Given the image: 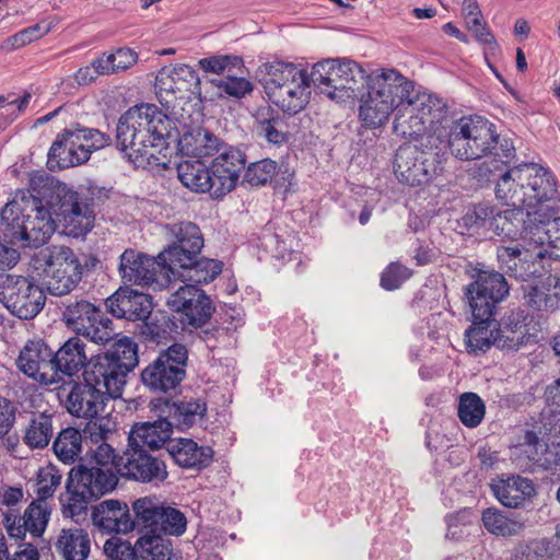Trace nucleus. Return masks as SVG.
Segmentation results:
<instances>
[{"label":"nucleus","mask_w":560,"mask_h":560,"mask_svg":"<svg viewBox=\"0 0 560 560\" xmlns=\"http://www.w3.org/2000/svg\"><path fill=\"white\" fill-rule=\"evenodd\" d=\"M30 196L22 192L9 201L1 211L0 268L13 267L19 252L13 248L39 247L55 232V219L66 232L80 237L94 226V198L88 192L74 190L46 173H35L28 182Z\"/></svg>","instance_id":"f257e3e1"},{"label":"nucleus","mask_w":560,"mask_h":560,"mask_svg":"<svg viewBox=\"0 0 560 560\" xmlns=\"http://www.w3.org/2000/svg\"><path fill=\"white\" fill-rule=\"evenodd\" d=\"M166 116L152 104L129 108L118 120L116 128L117 148L137 167L159 163L156 153L165 144L167 133Z\"/></svg>","instance_id":"f03ea898"},{"label":"nucleus","mask_w":560,"mask_h":560,"mask_svg":"<svg viewBox=\"0 0 560 560\" xmlns=\"http://www.w3.org/2000/svg\"><path fill=\"white\" fill-rule=\"evenodd\" d=\"M364 84L368 91L360 97L359 118L369 129L383 126L413 88V82L395 69L366 74Z\"/></svg>","instance_id":"7ed1b4c3"},{"label":"nucleus","mask_w":560,"mask_h":560,"mask_svg":"<svg viewBox=\"0 0 560 560\" xmlns=\"http://www.w3.org/2000/svg\"><path fill=\"white\" fill-rule=\"evenodd\" d=\"M138 346L128 337L115 341L104 353L90 359L83 372L84 381L109 399L120 397L128 374L138 365Z\"/></svg>","instance_id":"20e7f679"},{"label":"nucleus","mask_w":560,"mask_h":560,"mask_svg":"<svg viewBox=\"0 0 560 560\" xmlns=\"http://www.w3.org/2000/svg\"><path fill=\"white\" fill-rule=\"evenodd\" d=\"M118 478L108 468L78 465L67 478L66 493L60 495L62 513L67 517H75L88 510L92 500L115 489Z\"/></svg>","instance_id":"39448f33"},{"label":"nucleus","mask_w":560,"mask_h":560,"mask_svg":"<svg viewBox=\"0 0 560 560\" xmlns=\"http://www.w3.org/2000/svg\"><path fill=\"white\" fill-rule=\"evenodd\" d=\"M443 151L450 150L460 161H472L487 156L498 142L493 124L481 117H462L451 121L445 129Z\"/></svg>","instance_id":"423d86ee"},{"label":"nucleus","mask_w":560,"mask_h":560,"mask_svg":"<svg viewBox=\"0 0 560 560\" xmlns=\"http://www.w3.org/2000/svg\"><path fill=\"white\" fill-rule=\"evenodd\" d=\"M365 78L366 73L359 63L338 58L315 63L310 73L314 88L336 102L357 97Z\"/></svg>","instance_id":"0eeeda50"},{"label":"nucleus","mask_w":560,"mask_h":560,"mask_svg":"<svg viewBox=\"0 0 560 560\" xmlns=\"http://www.w3.org/2000/svg\"><path fill=\"white\" fill-rule=\"evenodd\" d=\"M442 143L432 145L428 139L421 142L422 149L406 144L396 151L393 167L397 179L408 186H421L429 184L440 176L444 170L446 152L441 148Z\"/></svg>","instance_id":"6e6552de"},{"label":"nucleus","mask_w":560,"mask_h":560,"mask_svg":"<svg viewBox=\"0 0 560 560\" xmlns=\"http://www.w3.org/2000/svg\"><path fill=\"white\" fill-rule=\"evenodd\" d=\"M110 137L94 128L72 125L59 133L48 152V163L55 167L68 168L85 163L93 151L110 144Z\"/></svg>","instance_id":"1a4fd4ad"},{"label":"nucleus","mask_w":560,"mask_h":560,"mask_svg":"<svg viewBox=\"0 0 560 560\" xmlns=\"http://www.w3.org/2000/svg\"><path fill=\"white\" fill-rule=\"evenodd\" d=\"M62 304L61 319L77 335L98 345L107 343L117 335L113 320L101 306L83 298H71Z\"/></svg>","instance_id":"9d476101"},{"label":"nucleus","mask_w":560,"mask_h":560,"mask_svg":"<svg viewBox=\"0 0 560 560\" xmlns=\"http://www.w3.org/2000/svg\"><path fill=\"white\" fill-rule=\"evenodd\" d=\"M40 266L48 292L56 296L69 294L82 280L83 268L68 246H51L40 253Z\"/></svg>","instance_id":"9b49d317"},{"label":"nucleus","mask_w":560,"mask_h":560,"mask_svg":"<svg viewBox=\"0 0 560 560\" xmlns=\"http://www.w3.org/2000/svg\"><path fill=\"white\" fill-rule=\"evenodd\" d=\"M548 249L535 243V240H526L525 232L522 241L515 246H499L497 257L500 268L510 277L521 280L539 278L549 267Z\"/></svg>","instance_id":"f8f14e48"},{"label":"nucleus","mask_w":560,"mask_h":560,"mask_svg":"<svg viewBox=\"0 0 560 560\" xmlns=\"http://www.w3.org/2000/svg\"><path fill=\"white\" fill-rule=\"evenodd\" d=\"M188 350L183 343H173L160 352L143 371V385L154 393L175 390L186 377Z\"/></svg>","instance_id":"ddd939ff"},{"label":"nucleus","mask_w":560,"mask_h":560,"mask_svg":"<svg viewBox=\"0 0 560 560\" xmlns=\"http://www.w3.org/2000/svg\"><path fill=\"white\" fill-rule=\"evenodd\" d=\"M0 302L12 315L33 319L45 306L46 296L33 279L0 272Z\"/></svg>","instance_id":"4468645a"},{"label":"nucleus","mask_w":560,"mask_h":560,"mask_svg":"<svg viewBox=\"0 0 560 560\" xmlns=\"http://www.w3.org/2000/svg\"><path fill=\"white\" fill-rule=\"evenodd\" d=\"M133 512L139 528L150 533L182 536L187 518L178 509L160 502L156 498L144 497L133 502Z\"/></svg>","instance_id":"2eb2a0df"},{"label":"nucleus","mask_w":560,"mask_h":560,"mask_svg":"<svg viewBox=\"0 0 560 560\" xmlns=\"http://www.w3.org/2000/svg\"><path fill=\"white\" fill-rule=\"evenodd\" d=\"M155 90L162 105L170 107L176 100L202 97L201 81L197 71L184 63L172 69L163 68L155 78Z\"/></svg>","instance_id":"dca6fc26"},{"label":"nucleus","mask_w":560,"mask_h":560,"mask_svg":"<svg viewBox=\"0 0 560 560\" xmlns=\"http://www.w3.org/2000/svg\"><path fill=\"white\" fill-rule=\"evenodd\" d=\"M168 246L159 254L158 258L167 265L183 266L199 256L203 247V236L199 226L189 221H182L165 225Z\"/></svg>","instance_id":"f3484780"},{"label":"nucleus","mask_w":560,"mask_h":560,"mask_svg":"<svg viewBox=\"0 0 560 560\" xmlns=\"http://www.w3.org/2000/svg\"><path fill=\"white\" fill-rule=\"evenodd\" d=\"M508 293L509 285L504 276L494 270H479L465 292L475 318L492 316L497 304Z\"/></svg>","instance_id":"a211bd4d"},{"label":"nucleus","mask_w":560,"mask_h":560,"mask_svg":"<svg viewBox=\"0 0 560 560\" xmlns=\"http://www.w3.org/2000/svg\"><path fill=\"white\" fill-rule=\"evenodd\" d=\"M165 285L172 290L166 298V305L173 312L182 314L184 324L201 327L211 318L214 306L203 290L191 283L180 284L177 288L172 282Z\"/></svg>","instance_id":"6ab92c4d"},{"label":"nucleus","mask_w":560,"mask_h":560,"mask_svg":"<svg viewBox=\"0 0 560 560\" xmlns=\"http://www.w3.org/2000/svg\"><path fill=\"white\" fill-rule=\"evenodd\" d=\"M167 265L158 257L152 258L135 249H126L120 255L119 273L125 283L151 287L164 285Z\"/></svg>","instance_id":"aec40b11"},{"label":"nucleus","mask_w":560,"mask_h":560,"mask_svg":"<svg viewBox=\"0 0 560 560\" xmlns=\"http://www.w3.org/2000/svg\"><path fill=\"white\" fill-rule=\"evenodd\" d=\"M116 471L124 478L143 483H159L167 478L166 465L145 450L129 447L118 457Z\"/></svg>","instance_id":"412c9836"},{"label":"nucleus","mask_w":560,"mask_h":560,"mask_svg":"<svg viewBox=\"0 0 560 560\" xmlns=\"http://www.w3.org/2000/svg\"><path fill=\"white\" fill-rule=\"evenodd\" d=\"M408 100L412 110H416L419 116H424L423 120L429 126V135L425 137L429 145L444 143L445 129L452 121L446 103L431 93L415 91V86L410 90Z\"/></svg>","instance_id":"4be33fe9"},{"label":"nucleus","mask_w":560,"mask_h":560,"mask_svg":"<svg viewBox=\"0 0 560 560\" xmlns=\"http://www.w3.org/2000/svg\"><path fill=\"white\" fill-rule=\"evenodd\" d=\"M18 369L45 385L57 384L54 350L42 339L28 340L16 359Z\"/></svg>","instance_id":"5701e85b"},{"label":"nucleus","mask_w":560,"mask_h":560,"mask_svg":"<svg viewBox=\"0 0 560 560\" xmlns=\"http://www.w3.org/2000/svg\"><path fill=\"white\" fill-rule=\"evenodd\" d=\"M523 172L524 194H526L525 207L530 211L542 209V213H548L553 207L544 206V202L555 201L558 196L553 175L548 170L534 163H524Z\"/></svg>","instance_id":"b1692460"},{"label":"nucleus","mask_w":560,"mask_h":560,"mask_svg":"<svg viewBox=\"0 0 560 560\" xmlns=\"http://www.w3.org/2000/svg\"><path fill=\"white\" fill-rule=\"evenodd\" d=\"M245 154L234 147L224 145L209 163L215 185V198L225 196L233 190L245 165Z\"/></svg>","instance_id":"393cba45"},{"label":"nucleus","mask_w":560,"mask_h":560,"mask_svg":"<svg viewBox=\"0 0 560 560\" xmlns=\"http://www.w3.org/2000/svg\"><path fill=\"white\" fill-rule=\"evenodd\" d=\"M555 213H542L539 209L525 228L526 240H535L539 246L548 249V261H560V217H553Z\"/></svg>","instance_id":"a878e982"},{"label":"nucleus","mask_w":560,"mask_h":560,"mask_svg":"<svg viewBox=\"0 0 560 560\" xmlns=\"http://www.w3.org/2000/svg\"><path fill=\"white\" fill-rule=\"evenodd\" d=\"M49 515L47 503L34 500L22 516L9 511L4 516V526L9 536L15 539L24 538L27 532L39 537L46 529Z\"/></svg>","instance_id":"bb28decb"},{"label":"nucleus","mask_w":560,"mask_h":560,"mask_svg":"<svg viewBox=\"0 0 560 560\" xmlns=\"http://www.w3.org/2000/svg\"><path fill=\"white\" fill-rule=\"evenodd\" d=\"M103 392L85 381L75 383L65 402L68 412L78 418H93L104 413L109 398Z\"/></svg>","instance_id":"cd10ccee"},{"label":"nucleus","mask_w":560,"mask_h":560,"mask_svg":"<svg viewBox=\"0 0 560 560\" xmlns=\"http://www.w3.org/2000/svg\"><path fill=\"white\" fill-rule=\"evenodd\" d=\"M491 490L502 505L511 509L522 508L536 495L534 482L520 475L498 477L492 480Z\"/></svg>","instance_id":"c85d7f7f"},{"label":"nucleus","mask_w":560,"mask_h":560,"mask_svg":"<svg viewBox=\"0 0 560 560\" xmlns=\"http://www.w3.org/2000/svg\"><path fill=\"white\" fill-rule=\"evenodd\" d=\"M106 306L115 317L132 322L144 319L151 313L149 296L128 287L119 288L109 296Z\"/></svg>","instance_id":"c756f323"},{"label":"nucleus","mask_w":560,"mask_h":560,"mask_svg":"<svg viewBox=\"0 0 560 560\" xmlns=\"http://www.w3.org/2000/svg\"><path fill=\"white\" fill-rule=\"evenodd\" d=\"M183 266H174V269H167L163 281L168 285L171 284L172 275L175 279L182 281L184 285L191 283L199 288L201 284H207L213 281L221 272L223 264L217 259L198 258L191 259Z\"/></svg>","instance_id":"7c9ffc66"},{"label":"nucleus","mask_w":560,"mask_h":560,"mask_svg":"<svg viewBox=\"0 0 560 560\" xmlns=\"http://www.w3.org/2000/svg\"><path fill=\"white\" fill-rule=\"evenodd\" d=\"M94 525L108 533H128L138 527L132 520L128 505L117 500H106L94 506L92 512Z\"/></svg>","instance_id":"2f4dec72"},{"label":"nucleus","mask_w":560,"mask_h":560,"mask_svg":"<svg viewBox=\"0 0 560 560\" xmlns=\"http://www.w3.org/2000/svg\"><path fill=\"white\" fill-rule=\"evenodd\" d=\"M209 163L202 160H183L177 165L180 183L189 190L198 194L209 192L215 198L217 185Z\"/></svg>","instance_id":"473e14b6"},{"label":"nucleus","mask_w":560,"mask_h":560,"mask_svg":"<svg viewBox=\"0 0 560 560\" xmlns=\"http://www.w3.org/2000/svg\"><path fill=\"white\" fill-rule=\"evenodd\" d=\"M172 423L165 417L153 422L136 423L129 432L128 446L158 450L171 438Z\"/></svg>","instance_id":"72a5a7b5"},{"label":"nucleus","mask_w":560,"mask_h":560,"mask_svg":"<svg viewBox=\"0 0 560 560\" xmlns=\"http://www.w3.org/2000/svg\"><path fill=\"white\" fill-rule=\"evenodd\" d=\"M88 363L85 343L78 337L69 338L56 352L54 351L57 383L62 381L65 375H77Z\"/></svg>","instance_id":"f704fd0d"},{"label":"nucleus","mask_w":560,"mask_h":560,"mask_svg":"<svg viewBox=\"0 0 560 560\" xmlns=\"http://www.w3.org/2000/svg\"><path fill=\"white\" fill-rule=\"evenodd\" d=\"M311 79L305 73L300 79L282 85L276 93L273 92L269 98L271 102L288 114H296L301 112L310 102L311 97Z\"/></svg>","instance_id":"c9c22d12"},{"label":"nucleus","mask_w":560,"mask_h":560,"mask_svg":"<svg viewBox=\"0 0 560 560\" xmlns=\"http://www.w3.org/2000/svg\"><path fill=\"white\" fill-rule=\"evenodd\" d=\"M260 82L268 96L276 93L282 85L291 83L307 73L305 69L293 62H287L279 59L264 62L257 71Z\"/></svg>","instance_id":"e433bc0d"},{"label":"nucleus","mask_w":560,"mask_h":560,"mask_svg":"<svg viewBox=\"0 0 560 560\" xmlns=\"http://www.w3.org/2000/svg\"><path fill=\"white\" fill-rule=\"evenodd\" d=\"M54 547L62 560H86L91 552V538L84 528H61L56 536Z\"/></svg>","instance_id":"4c0bfd02"},{"label":"nucleus","mask_w":560,"mask_h":560,"mask_svg":"<svg viewBox=\"0 0 560 560\" xmlns=\"http://www.w3.org/2000/svg\"><path fill=\"white\" fill-rule=\"evenodd\" d=\"M224 145L214 135L203 129L186 133L179 141L185 160H202L206 163H210Z\"/></svg>","instance_id":"58836bf2"},{"label":"nucleus","mask_w":560,"mask_h":560,"mask_svg":"<svg viewBox=\"0 0 560 560\" xmlns=\"http://www.w3.org/2000/svg\"><path fill=\"white\" fill-rule=\"evenodd\" d=\"M168 453L178 466L197 470L208 467L213 458V450L210 446H199L191 439L172 442Z\"/></svg>","instance_id":"ea45409f"},{"label":"nucleus","mask_w":560,"mask_h":560,"mask_svg":"<svg viewBox=\"0 0 560 560\" xmlns=\"http://www.w3.org/2000/svg\"><path fill=\"white\" fill-rule=\"evenodd\" d=\"M52 435L54 413L48 410L31 412L23 429V443L31 450H44L49 445Z\"/></svg>","instance_id":"a19ab883"},{"label":"nucleus","mask_w":560,"mask_h":560,"mask_svg":"<svg viewBox=\"0 0 560 560\" xmlns=\"http://www.w3.org/2000/svg\"><path fill=\"white\" fill-rule=\"evenodd\" d=\"M524 317L521 313H512L502 325L497 324L495 347L504 351H517L530 339Z\"/></svg>","instance_id":"79ce46f5"},{"label":"nucleus","mask_w":560,"mask_h":560,"mask_svg":"<svg viewBox=\"0 0 560 560\" xmlns=\"http://www.w3.org/2000/svg\"><path fill=\"white\" fill-rule=\"evenodd\" d=\"M537 211H530L529 209L525 211L524 206L512 207L504 211H494L493 218L490 221V230L499 236L512 238L522 226V235L529 221V217L533 218Z\"/></svg>","instance_id":"37998d69"},{"label":"nucleus","mask_w":560,"mask_h":560,"mask_svg":"<svg viewBox=\"0 0 560 560\" xmlns=\"http://www.w3.org/2000/svg\"><path fill=\"white\" fill-rule=\"evenodd\" d=\"M408 97H404L396 108V115L393 124L394 132L402 138H418L422 136V141L429 135V126L423 120L424 116H419L412 110Z\"/></svg>","instance_id":"c03bdc74"},{"label":"nucleus","mask_w":560,"mask_h":560,"mask_svg":"<svg viewBox=\"0 0 560 560\" xmlns=\"http://www.w3.org/2000/svg\"><path fill=\"white\" fill-rule=\"evenodd\" d=\"M523 164L517 165L504 172L495 186V196L508 206L518 207L526 202V194H524Z\"/></svg>","instance_id":"a18cd8bd"},{"label":"nucleus","mask_w":560,"mask_h":560,"mask_svg":"<svg viewBox=\"0 0 560 560\" xmlns=\"http://www.w3.org/2000/svg\"><path fill=\"white\" fill-rule=\"evenodd\" d=\"M491 317H472V325L465 331V343L469 353L478 355L488 351L491 346H495L497 323Z\"/></svg>","instance_id":"49530a36"},{"label":"nucleus","mask_w":560,"mask_h":560,"mask_svg":"<svg viewBox=\"0 0 560 560\" xmlns=\"http://www.w3.org/2000/svg\"><path fill=\"white\" fill-rule=\"evenodd\" d=\"M139 530L141 535L136 541V549L140 560H178L168 538L148 529Z\"/></svg>","instance_id":"de8ad7c7"},{"label":"nucleus","mask_w":560,"mask_h":560,"mask_svg":"<svg viewBox=\"0 0 560 560\" xmlns=\"http://www.w3.org/2000/svg\"><path fill=\"white\" fill-rule=\"evenodd\" d=\"M481 521L489 533L502 537L518 535L525 528V522L520 515L497 508L486 509Z\"/></svg>","instance_id":"09e8293b"},{"label":"nucleus","mask_w":560,"mask_h":560,"mask_svg":"<svg viewBox=\"0 0 560 560\" xmlns=\"http://www.w3.org/2000/svg\"><path fill=\"white\" fill-rule=\"evenodd\" d=\"M166 413L165 418L170 420L173 427H177L182 430L192 427L197 420H201L206 415V404L197 400L170 402L164 401Z\"/></svg>","instance_id":"8fccbe9b"},{"label":"nucleus","mask_w":560,"mask_h":560,"mask_svg":"<svg viewBox=\"0 0 560 560\" xmlns=\"http://www.w3.org/2000/svg\"><path fill=\"white\" fill-rule=\"evenodd\" d=\"M52 450L62 463H74L82 452L81 432L72 427L61 430L52 443Z\"/></svg>","instance_id":"3c124183"},{"label":"nucleus","mask_w":560,"mask_h":560,"mask_svg":"<svg viewBox=\"0 0 560 560\" xmlns=\"http://www.w3.org/2000/svg\"><path fill=\"white\" fill-rule=\"evenodd\" d=\"M58 24V19H54L50 21H40L34 25L25 27L20 32L13 34L8 37L3 44L2 49L8 51H12L19 49L21 47L26 46L37 39H40L48 33H50Z\"/></svg>","instance_id":"603ef678"},{"label":"nucleus","mask_w":560,"mask_h":560,"mask_svg":"<svg viewBox=\"0 0 560 560\" xmlns=\"http://www.w3.org/2000/svg\"><path fill=\"white\" fill-rule=\"evenodd\" d=\"M486 405L475 393H464L459 396L457 415L460 422L467 428H476L483 420Z\"/></svg>","instance_id":"864d4df0"},{"label":"nucleus","mask_w":560,"mask_h":560,"mask_svg":"<svg viewBox=\"0 0 560 560\" xmlns=\"http://www.w3.org/2000/svg\"><path fill=\"white\" fill-rule=\"evenodd\" d=\"M555 548L545 539H532L518 544L512 555V560H552Z\"/></svg>","instance_id":"5fc2aeb1"},{"label":"nucleus","mask_w":560,"mask_h":560,"mask_svg":"<svg viewBox=\"0 0 560 560\" xmlns=\"http://www.w3.org/2000/svg\"><path fill=\"white\" fill-rule=\"evenodd\" d=\"M258 135L267 142L282 145L289 140L288 125L280 115H271L258 120Z\"/></svg>","instance_id":"6e6d98bb"},{"label":"nucleus","mask_w":560,"mask_h":560,"mask_svg":"<svg viewBox=\"0 0 560 560\" xmlns=\"http://www.w3.org/2000/svg\"><path fill=\"white\" fill-rule=\"evenodd\" d=\"M209 82L218 88L220 92L237 100L249 95L254 91V85L249 80L237 77L233 71L221 79H211Z\"/></svg>","instance_id":"4d7b16f0"},{"label":"nucleus","mask_w":560,"mask_h":560,"mask_svg":"<svg viewBox=\"0 0 560 560\" xmlns=\"http://www.w3.org/2000/svg\"><path fill=\"white\" fill-rule=\"evenodd\" d=\"M281 172V166L270 159L252 163L244 174V182L250 186H265Z\"/></svg>","instance_id":"13d9d810"},{"label":"nucleus","mask_w":560,"mask_h":560,"mask_svg":"<svg viewBox=\"0 0 560 560\" xmlns=\"http://www.w3.org/2000/svg\"><path fill=\"white\" fill-rule=\"evenodd\" d=\"M62 475L54 465L42 467L37 472L36 500L46 502L51 498L60 486Z\"/></svg>","instance_id":"bf43d9fd"},{"label":"nucleus","mask_w":560,"mask_h":560,"mask_svg":"<svg viewBox=\"0 0 560 560\" xmlns=\"http://www.w3.org/2000/svg\"><path fill=\"white\" fill-rule=\"evenodd\" d=\"M525 303L539 312H550L559 307V298L557 294H550L545 289L528 285L524 294Z\"/></svg>","instance_id":"052dcab7"},{"label":"nucleus","mask_w":560,"mask_h":560,"mask_svg":"<svg viewBox=\"0 0 560 560\" xmlns=\"http://www.w3.org/2000/svg\"><path fill=\"white\" fill-rule=\"evenodd\" d=\"M494 214V208L489 203H478L469 208L463 217V222L469 230H490V221Z\"/></svg>","instance_id":"680f3d73"},{"label":"nucleus","mask_w":560,"mask_h":560,"mask_svg":"<svg viewBox=\"0 0 560 560\" xmlns=\"http://www.w3.org/2000/svg\"><path fill=\"white\" fill-rule=\"evenodd\" d=\"M199 67L206 71L215 74H228L236 67L243 65V60L236 56L218 55L208 58H201L198 61Z\"/></svg>","instance_id":"e2e57ef3"},{"label":"nucleus","mask_w":560,"mask_h":560,"mask_svg":"<svg viewBox=\"0 0 560 560\" xmlns=\"http://www.w3.org/2000/svg\"><path fill=\"white\" fill-rule=\"evenodd\" d=\"M103 549L107 560H140L136 545L119 537L107 539Z\"/></svg>","instance_id":"0e129e2a"},{"label":"nucleus","mask_w":560,"mask_h":560,"mask_svg":"<svg viewBox=\"0 0 560 560\" xmlns=\"http://www.w3.org/2000/svg\"><path fill=\"white\" fill-rule=\"evenodd\" d=\"M412 275V271L399 262H390L381 275V287L387 291L398 289Z\"/></svg>","instance_id":"69168bd1"},{"label":"nucleus","mask_w":560,"mask_h":560,"mask_svg":"<svg viewBox=\"0 0 560 560\" xmlns=\"http://www.w3.org/2000/svg\"><path fill=\"white\" fill-rule=\"evenodd\" d=\"M89 419L84 433L89 434L91 440L96 443L105 441L114 429L113 422L102 415Z\"/></svg>","instance_id":"338daca9"},{"label":"nucleus","mask_w":560,"mask_h":560,"mask_svg":"<svg viewBox=\"0 0 560 560\" xmlns=\"http://www.w3.org/2000/svg\"><path fill=\"white\" fill-rule=\"evenodd\" d=\"M545 406L540 417H550L560 413V377L548 384L544 392Z\"/></svg>","instance_id":"774afa93"}]
</instances>
